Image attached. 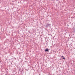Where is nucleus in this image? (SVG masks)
<instances>
[{"label": "nucleus", "mask_w": 75, "mask_h": 75, "mask_svg": "<svg viewBox=\"0 0 75 75\" xmlns=\"http://www.w3.org/2000/svg\"><path fill=\"white\" fill-rule=\"evenodd\" d=\"M48 51H49V50L48 49H46L45 50V51H47V52H48Z\"/></svg>", "instance_id": "obj_2"}, {"label": "nucleus", "mask_w": 75, "mask_h": 75, "mask_svg": "<svg viewBox=\"0 0 75 75\" xmlns=\"http://www.w3.org/2000/svg\"><path fill=\"white\" fill-rule=\"evenodd\" d=\"M62 59H65V58L64 57H63Z\"/></svg>", "instance_id": "obj_3"}, {"label": "nucleus", "mask_w": 75, "mask_h": 75, "mask_svg": "<svg viewBox=\"0 0 75 75\" xmlns=\"http://www.w3.org/2000/svg\"><path fill=\"white\" fill-rule=\"evenodd\" d=\"M62 58H63V57H63V56H62Z\"/></svg>", "instance_id": "obj_4"}, {"label": "nucleus", "mask_w": 75, "mask_h": 75, "mask_svg": "<svg viewBox=\"0 0 75 75\" xmlns=\"http://www.w3.org/2000/svg\"><path fill=\"white\" fill-rule=\"evenodd\" d=\"M51 24H47L46 25V27H48L49 25H50Z\"/></svg>", "instance_id": "obj_1"}]
</instances>
